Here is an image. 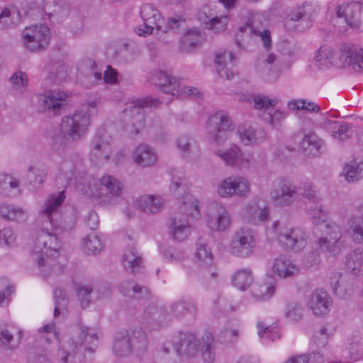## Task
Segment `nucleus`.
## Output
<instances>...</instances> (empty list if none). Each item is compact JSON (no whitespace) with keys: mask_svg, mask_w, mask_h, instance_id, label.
<instances>
[{"mask_svg":"<svg viewBox=\"0 0 363 363\" xmlns=\"http://www.w3.org/2000/svg\"><path fill=\"white\" fill-rule=\"evenodd\" d=\"M101 335L98 328L78 327L67 345L58 351L60 363L91 362Z\"/></svg>","mask_w":363,"mask_h":363,"instance_id":"f257e3e1","label":"nucleus"},{"mask_svg":"<svg viewBox=\"0 0 363 363\" xmlns=\"http://www.w3.org/2000/svg\"><path fill=\"white\" fill-rule=\"evenodd\" d=\"M160 103L162 101L152 96L133 99L127 101L121 113L118 126L130 135L138 134L145 124L143 108L155 107Z\"/></svg>","mask_w":363,"mask_h":363,"instance_id":"f03ea898","label":"nucleus"},{"mask_svg":"<svg viewBox=\"0 0 363 363\" xmlns=\"http://www.w3.org/2000/svg\"><path fill=\"white\" fill-rule=\"evenodd\" d=\"M99 182V184L85 175L75 178L76 188L89 197L102 199L105 196L102 187L111 197H120L122 195L123 183L115 177L109 174H104Z\"/></svg>","mask_w":363,"mask_h":363,"instance_id":"7ed1b4c3","label":"nucleus"},{"mask_svg":"<svg viewBox=\"0 0 363 363\" xmlns=\"http://www.w3.org/2000/svg\"><path fill=\"white\" fill-rule=\"evenodd\" d=\"M91 124L90 113L84 110H78L62 118L60 132L69 140H79L87 133Z\"/></svg>","mask_w":363,"mask_h":363,"instance_id":"20e7f679","label":"nucleus"},{"mask_svg":"<svg viewBox=\"0 0 363 363\" xmlns=\"http://www.w3.org/2000/svg\"><path fill=\"white\" fill-rule=\"evenodd\" d=\"M234 128L232 120L224 111L212 113L208 121L207 129L211 140L218 144H222L228 140L229 135Z\"/></svg>","mask_w":363,"mask_h":363,"instance_id":"39448f33","label":"nucleus"},{"mask_svg":"<svg viewBox=\"0 0 363 363\" xmlns=\"http://www.w3.org/2000/svg\"><path fill=\"white\" fill-rule=\"evenodd\" d=\"M213 152L226 166L239 170L248 169L252 164V154L244 152L236 144H231L230 147L225 149L216 148Z\"/></svg>","mask_w":363,"mask_h":363,"instance_id":"423d86ee","label":"nucleus"},{"mask_svg":"<svg viewBox=\"0 0 363 363\" xmlns=\"http://www.w3.org/2000/svg\"><path fill=\"white\" fill-rule=\"evenodd\" d=\"M279 221L274 222L272 229L277 233V240L283 248L299 252L306 246V233L302 228H281L279 230Z\"/></svg>","mask_w":363,"mask_h":363,"instance_id":"0eeeda50","label":"nucleus"},{"mask_svg":"<svg viewBox=\"0 0 363 363\" xmlns=\"http://www.w3.org/2000/svg\"><path fill=\"white\" fill-rule=\"evenodd\" d=\"M140 16L144 24L137 28V35L146 37L152 34L155 29V35L161 38L160 30H162L164 20L157 8L151 4H145L140 9Z\"/></svg>","mask_w":363,"mask_h":363,"instance_id":"6e6552de","label":"nucleus"},{"mask_svg":"<svg viewBox=\"0 0 363 363\" xmlns=\"http://www.w3.org/2000/svg\"><path fill=\"white\" fill-rule=\"evenodd\" d=\"M290 67L291 63L288 60H279L275 55L269 53L258 63L257 71L263 81L272 83L276 82L281 73Z\"/></svg>","mask_w":363,"mask_h":363,"instance_id":"1a4fd4ad","label":"nucleus"},{"mask_svg":"<svg viewBox=\"0 0 363 363\" xmlns=\"http://www.w3.org/2000/svg\"><path fill=\"white\" fill-rule=\"evenodd\" d=\"M256 243L253 231L248 228H240L235 231L230 242V252L239 257H247L252 255Z\"/></svg>","mask_w":363,"mask_h":363,"instance_id":"9d476101","label":"nucleus"},{"mask_svg":"<svg viewBox=\"0 0 363 363\" xmlns=\"http://www.w3.org/2000/svg\"><path fill=\"white\" fill-rule=\"evenodd\" d=\"M250 191L249 181L242 177H229L221 180L217 186L218 194L223 198L235 196L244 197Z\"/></svg>","mask_w":363,"mask_h":363,"instance_id":"9b49d317","label":"nucleus"},{"mask_svg":"<svg viewBox=\"0 0 363 363\" xmlns=\"http://www.w3.org/2000/svg\"><path fill=\"white\" fill-rule=\"evenodd\" d=\"M197 18L206 29L214 34L224 32L228 23L227 13H219L208 6L203 7L199 12Z\"/></svg>","mask_w":363,"mask_h":363,"instance_id":"f8f14e48","label":"nucleus"},{"mask_svg":"<svg viewBox=\"0 0 363 363\" xmlns=\"http://www.w3.org/2000/svg\"><path fill=\"white\" fill-rule=\"evenodd\" d=\"M340 66L351 67L356 72L363 71V48L354 44L340 46L338 52Z\"/></svg>","mask_w":363,"mask_h":363,"instance_id":"ddd939ff","label":"nucleus"},{"mask_svg":"<svg viewBox=\"0 0 363 363\" xmlns=\"http://www.w3.org/2000/svg\"><path fill=\"white\" fill-rule=\"evenodd\" d=\"M111 152V138L106 134L105 129L101 128L98 130L91 143V160L96 163L103 160L108 161L110 160Z\"/></svg>","mask_w":363,"mask_h":363,"instance_id":"4468645a","label":"nucleus"},{"mask_svg":"<svg viewBox=\"0 0 363 363\" xmlns=\"http://www.w3.org/2000/svg\"><path fill=\"white\" fill-rule=\"evenodd\" d=\"M336 15L338 18H344L345 22L351 27H363V0L340 6Z\"/></svg>","mask_w":363,"mask_h":363,"instance_id":"2eb2a0df","label":"nucleus"},{"mask_svg":"<svg viewBox=\"0 0 363 363\" xmlns=\"http://www.w3.org/2000/svg\"><path fill=\"white\" fill-rule=\"evenodd\" d=\"M238 59L231 51L225 50L216 54L215 64L220 78L230 80L237 74Z\"/></svg>","mask_w":363,"mask_h":363,"instance_id":"dca6fc26","label":"nucleus"},{"mask_svg":"<svg viewBox=\"0 0 363 363\" xmlns=\"http://www.w3.org/2000/svg\"><path fill=\"white\" fill-rule=\"evenodd\" d=\"M274 188L271 190L269 196L274 202L296 201L300 194L298 188L290 182L283 179L278 178L274 182Z\"/></svg>","mask_w":363,"mask_h":363,"instance_id":"f3484780","label":"nucleus"},{"mask_svg":"<svg viewBox=\"0 0 363 363\" xmlns=\"http://www.w3.org/2000/svg\"><path fill=\"white\" fill-rule=\"evenodd\" d=\"M23 36V44L27 49L32 52L43 50L45 40V26L40 23L26 27Z\"/></svg>","mask_w":363,"mask_h":363,"instance_id":"a211bd4d","label":"nucleus"},{"mask_svg":"<svg viewBox=\"0 0 363 363\" xmlns=\"http://www.w3.org/2000/svg\"><path fill=\"white\" fill-rule=\"evenodd\" d=\"M231 223V218L223 206H213L209 210L207 225L213 231H225Z\"/></svg>","mask_w":363,"mask_h":363,"instance_id":"6ab92c4d","label":"nucleus"},{"mask_svg":"<svg viewBox=\"0 0 363 363\" xmlns=\"http://www.w3.org/2000/svg\"><path fill=\"white\" fill-rule=\"evenodd\" d=\"M23 187L21 182L15 175L7 173H0V195L6 198H18L22 195Z\"/></svg>","mask_w":363,"mask_h":363,"instance_id":"aec40b11","label":"nucleus"},{"mask_svg":"<svg viewBox=\"0 0 363 363\" xmlns=\"http://www.w3.org/2000/svg\"><path fill=\"white\" fill-rule=\"evenodd\" d=\"M133 349V339L130 333L126 330L116 332L111 345L113 355L118 357H125L132 353Z\"/></svg>","mask_w":363,"mask_h":363,"instance_id":"412c9836","label":"nucleus"},{"mask_svg":"<svg viewBox=\"0 0 363 363\" xmlns=\"http://www.w3.org/2000/svg\"><path fill=\"white\" fill-rule=\"evenodd\" d=\"M78 78L85 86L91 87L102 80L101 71L93 60H88L80 65Z\"/></svg>","mask_w":363,"mask_h":363,"instance_id":"4be33fe9","label":"nucleus"},{"mask_svg":"<svg viewBox=\"0 0 363 363\" xmlns=\"http://www.w3.org/2000/svg\"><path fill=\"white\" fill-rule=\"evenodd\" d=\"M237 135L240 142L245 146H253L259 144L265 138V133L256 129L249 124H241L237 128Z\"/></svg>","mask_w":363,"mask_h":363,"instance_id":"5701e85b","label":"nucleus"},{"mask_svg":"<svg viewBox=\"0 0 363 363\" xmlns=\"http://www.w3.org/2000/svg\"><path fill=\"white\" fill-rule=\"evenodd\" d=\"M331 304V297L326 291L322 289L313 291L310 296L308 305L313 313L316 315L327 314Z\"/></svg>","mask_w":363,"mask_h":363,"instance_id":"b1692460","label":"nucleus"},{"mask_svg":"<svg viewBox=\"0 0 363 363\" xmlns=\"http://www.w3.org/2000/svg\"><path fill=\"white\" fill-rule=\"evenodd\" d=\"M151 82L166 94H174L178 92V81L167 71L155 70L152 73Z\"/></svg>","mask_w":363,"mask_h":363,"instance_id":"393cba45","label":"nucleus"},{"mask_svg":"<svg viewBox=\"0 0 363 363\" xmlns=\"http://www.w3.org/2000/svg\"><path fill=\"white\" fill-rule=\"evenodd\" d=\"M132 156L133 162L142 167H152L157 161V155L155 150L145 144L138 145L133 150Z\"/></svg>","mask_w":363,"mask_h":363,"instance_id":"a878e982","label":"nucleus"},{"mask_svg":"<svg viewBox=\"0 0 363 363\" xmlns=\"http://www.w3.org/2000/svg\"><path fill=\"white\" fill-rule=\"evenodd\" d=\"M169 316L182 318L187 315L195 318L197 313V306L191 300L179 299L173 301L167 310Z\"/></svg>","mask_w":363,"mask_h":363,"instance_id":"bb28decb","label":"nucleus"},{"mask_svg":"<svg viewBox=\"0 0 363 363\" xmlns=\"http://www.w3.org/2000/svg\"><path fill=\"white\" fill-rule=\"evenodd\" d=\"M203 41L204 36L199 29H189L186 32L182 39L180 50L186 54L192 53Z\"/></svg>","mask_w":363,"mask_h":363,"instance_id":"cd10ccee","label":"nucleus"},{"mask_svg":"<svg viewBox=\"0 0 363 363\" xmlns=\"http://www.w3.org/2000/svg\"><path fill=\"white\" fill-rule=\"evenodd\" d=\"M144 317L147 323L150 324L152 329H157L167 319L169 314L164 306L152 305L145 309Z\"/></svg>","mask_w":363,"mask_h":363,"instance_id":"c85d7f7f","label":"nucleus"},{"mask_svg":"<svg viewBox=\"0 0 363 363\" xmlns=\"http://www.w3.org/2000/svg\"><path fill=\"white\" fill-rule=\"evenodd\" d=\"M199 346L195 335L187 333L181 335L179 342L174 347L179 355L194 357L199 352Z\"/></svg>","mask_w":363,"mask_h":363,"instance_id":"c756f323","label":"nucleus"},{"mask_svg":"<svg viewBox=\"0 0 363 363\" xmlns=\"http://www.w3.org/2000/svg\"><path fill=\"white\" fill-rule=\"evenodd\" d=\"M38 233V235L35 241L34 246L30 253L32 261L38 266L39 269L41 271V277H45L43 268L45 263V240L43 238L44 230L40 229Z\"/></svg>","mask_w":363,"mask_h":363,"instance_id":"7c9ffc66","label":"nucleus"},{"mask_svg":"<svg viewBox=\"0 0 363 363\" xmlns=\"http://www.w3.org/2000/svg\"><path fill=\"white\" fill-rule=\"evenodd\" d=\"M269 216V210L267 206L263 208L259 206H247L242 214L243 220L252 225L266 221Z\"/></svg>","mask_w":363,"mask_h":363,"instance_id":"2f4dec72","label":"nucleus"},{"mask_svg":"<svg viewBox=\"0 0 363 363\" xmlns=\"http://www.w3.org/2000/svg\"><path fill=\"white\" fill-rule=\"evenodd\" d=\"M47 112L52 111L55 115L60 113L61 110L68 104V95L61 90H53L47 92Z\"/></svg>","mask_w":363,"mask_h":363,"instance_id":"473e14b6","label":"nucleus"},{"mask_svg":"<svg viewBox=\"0 0 363 363\" xmlns=\"http://www.w3.org/2000/svg\"><path fill=\"white\" fill-rule=\"evenodd\" d=\"M123 265L125 269L131 274H137L144 267L143 257L135 247H131L123 256Z\"/></svg>","mask_w":363,"mask_h":363,"instance_id":"72a5a7b5","label":"nucleus"},{"mask_svg":"<svg viewBox=\"0 0 363 363\" xmlns=\"http://www.w3.org/2000/svg\"><path fill=\"white\" fill-rule=\"evenodd\" d=\"M335 52L330 45H321L315 55V61L320 68L326 67L330 65L340 66L338 56L335 57Z\"/></svg>","mask_w":363,"mask_h":363,"instance_id":"f704fd0d","label":"nucleus"},{"mask_svg":"<svg viewBox=\"0 0 363 363\" xmlns=\"http://www.w3.org/2000/svg\"><path fill=\"white\" fill-rule=\"evenodd\" d=\"M325 126L335 140L344 141L350 137L349 125L345 122L328 120L325 122Z\"/></svg>","mask_w":363,"mask_h":363,"instance_id":"c9c22d12","label":"nucleus"},{"mask_svg":"<svg viewBox=\"0 0 363 363\" xmlns=\"http://www.w3.org/2000/svg\"><path fill=\"white\" fill-rule=\"evenodd\" d=\"M170 233L174 240L177 241L184 240L190 233V226L187 220H183L174 216L169 223Z\"/></svg>","mask_w":363,"mask_h":363,"instance_id":"e433bc0d","label":"nucleus"},{"mask_svg":"<svg viewBox=\"0 0 363 363\" xmlns=\"http://www.w3.org/2000/svg\"><path fill=\"white\" fill-rule=\"evenodd\" d=\"M239 100L243 101H250L252 100L256 109H267L271 106H275L279 102V99L276 97H269L268 96L261 94L252 96L248 93L242 94Z\"/></svg>","mask_w":363,"mask_h":363,"instance_id":"4c0bfd02","label":"nucleus"},{"mask_svg":"<svg viewBox=\"0 0 363 363\" xmlns=\"http://www.w3.org/2000/svg\"><path fill=\"white\" fill-rule=\"evenodd\" d=\"M273 272L280 277L286 278L298 273V268L286 258H277L273 263Z\"/></svg>","mask_w":363,"mask_h":363,"instance_id":"58836bf2","label":"nucleus"},{"mask_svg":"<svg viewBox=\"0 0 363 363\" xmlns=\"http://www.w3.org/2000/svg\"><path fill=\"white\" fill-rule=\"evenodd\" d=\"M201 357L204 363H213L215 359V340L213 335L205 332L201 342Z\"/></svg>","mask_w":363,"mask_h":363,"instance_id":"ea45409f","label":"nucleus"},{"mask_svg":"<svg viewBox=\"0 0 363 363\" xmlns=\"http://www.w3.org/2000/svg\"><path fill=\"white\" fill-rule=\"evenodd\" d=\"M345 266L350 272L355 275L359 274L363 266V250L356 249L348 253L346 256Z\"/></svg>","mask_w":363,"mask_h":363,"instance_id":"a19ab883","label":"nucleus"},{"mask_svg":"<svg viewBox=\"0 0 363 363\" xmlns=\"http://www.w3.org/2000/svg\"><path fill=\"white\" fill-rule=\"evenodd\" d=\"M104 243L99 236L89 234L82 240V250L86 255H96L104 249Z\"/></svg>","mask_w":363,"mask_h":363,"instance_id":"79ce46f5","label":"nucleus"},{"mask_svg":"<svg viewBox=\"0 0 363 363\" xmlns=\"http://www.w3.org/2000/svg\"><path fill=\"white\" fill-rule=\"evenodd\" d=\"M348 235L357 242H363V217H354L348 222Z\"/></svg>","mask_w":363,"mask_h":363,"instance_id":"37998d69","label":"nucleus"},{"mask_svg":"<svg viewBox=\"0 0 363 363\" xmlns=\"http://www.w3.org/2000/svg\"><path fill=\"white\" fill-rule=\"evenodd\" d=\"M252 283L250 270L240 269L233 277V284L240 291L246 290Z\"/></svg>","mask_w":363,"mask_h":363,"instance_id":"c03bdc74","label":"nucleus"},{"mask_svg":"<svg viewBox=\"0 0 363 363\" xmlns=\"http://www.w3.org/2000/svg\"><path fill=\"white\" fill-rule=\"evenodd\" d=\"M239 30L240 33H246L249 31V33H252V35L259 37L263 43L264 47L267 50H269L271 48V36L270 33L268 30H261L259 28H255L252 25L246 24L244 26H241L239 28Z\"/></svg>","mask_w":363,"mask_h":363,"instance_id":"a18cd8bd","label":"nucleus"},{"mask_svg":"<svg viewBox=\"0 0 363 363\" xmlns=\"http://www.w3.org/2000/svg\"><path fill=\"white\" fill-rule=\"evenodd\" d=\"M9 82L12 84L13 90L16 94H23L28 84V75L21 71L13 73L9 78Z\"/></svg>","mask_w":363,"mask_h":363,"instance_id":"49530a36","label":"nucleus"},{"mask_svg":"<svg viewBox=\"0 0 363 363\" xmlns=\"http://www.w3.org/2000/svg\"><path fill=\"white\" fill-rule=\"evenodd\" d=\"M195 256L199 264H211L213 261V254L201 238L196 242Z\"/></svg>","mask_w":363,"mask_h":363,"instance_id":"de8ad7c7","label":"nucleus"},{"mask_svg":"<svg viewBox=\"0 0 363 363\" xmlns=\"http://www.w3.org/2000/svg\"><path fill=\"white\" fill-rule=\"evenodd\" d=\"M344 171L349 182L357 181L363 177V162L352 161L345 165Z\"/></svg>","mask_w":363,"mask_h":363,"instance_id":"09e8293b","label":"nucleus"},{"mask_svg":"<svg viewBox=\"0 0 363 363\" xmlns=\"http://www.w3.org/2000/svg\"><path fill=\"white\" fill-rule=\"evenodd\" d=\"M162 206H128L125 209V213L128 218L138 216L141 213L155 214L161 211Z\"/></svg>","mask_w":363,"mask_h":363,"instance_id":"8fccbe9b","label":"nucleus"},{"mask_svg":"<svg viewBox=\"0 0 363 363\" xmlns=\"http://www.w3.org/2000/svg\"><path fill=\"white\" fill-rule=\"evenodd\" d=\"M172 191H178L177 196L181 195L180 200L182 204H196L199 203L197 198L191 192L186 191L182 186V182L180 181H174L170 185Z\"/></svg>","mask_w":363,"mask_h":363,"instance_id":"3c124183","label":"nucleus"},{"mask_svg":"<svg viewBox=\"0 0 363 363\" xmlns=\"http://www.w3.org/2000/svg\"><path fill=\"white\" fill-rule=\"evenodd\" d=\"M287 108L291 111L304 110L313 113H318L320 111L316 104L306 99H292L288 102Z\"/></svg>","mask_w":363,"mask_h":363,"instance_id":"603ef678","label":"nucleus"},{"mask_svg":"<svg viewBox=\"0 0 363 363\" xmlns=\"http://www.w3.org/2000/svg\"><path fill=\"white\" fill-rule=\"evenodd\" d=\"M55 300L54 316L57 317L64 311H67L68 298L66 292L61 288H55L53 291Z\"/></svg>","mask_w":363,"mask_h":363,"instance_id":"864d4df0","label":"nucleus"},{"mask_svg":"<svg viewBox=\"0 0 363 363\" xmlns=\"http://www.w3.org/2000/svg\"><path fill=\"white\" fill-rule=\"evenodd\" d=\"M62 244L55 233L47 230V258L55 259L60 256Z\"/></svg>","mask_w":363,"mask_h":363,"instance_id":"5fc2aeb1","label":"nucleus"},{"mask_svg":"<svg viewBox=\"0 0 363 363\" xmlns=\"http://www.w3.org/2000/svg\"><path fill=\"white\" fill-rule=\"evenodd\" d=\"M24 211L13 206H0V217L5 220H20L23 218Z\"/></svg>","mask_w":363,"mask_h":363,"instance_id":"6e6d98bb","label":"nucleus"},{"mask_svg":"<svg viewBox=\"0 0 363 363\" xmlns=\"http://www.w3.org/2000/svg\"><path fill=\"white\" fill-rule=\"evenodd\" d=\"M308 214L315 225H323L325 227L326 223H330L328 220V213L323 208L322 206H315L313 209L309 211Z\"/></svg>","mask_w":363,"mask_h":363,"instance_id":"4d7b16f0","label":"nucleus"},{"mask_svg":"<svg viewBox=\"0 0 363 363\" xmlns=\"http://www.w3.org/2000/svg\"><path fill=\"white\" fill-rule=\"evenodd\" d=\"M0 306L9 305L11 301V296L15 291L14 286L6 278L0 279Z\"/></svg>","mask_w":363,"mask_h":363,"instance_id":"13d9d810","label":"nucleus"},{"mask_svg":"<svg viewBox=\"0 0 363 363\" xmlns=\"http://www.w3.org/2000/svg\"><path fill=\"white\" fill-rule=\"evenodd\" d=\"M176 145L184 155L197 149L194 139L186 135H180L176 140Z\"/></svg>","mask_w":363,"mask_h":363,"instance_id":"bf43d9fd","label":"nucleus"},{"mask_svg":"<svg viewBox=\"0 0 363 363\" xmlns=\"http://www.w3.org/2000/svg\"><path fill=\"white\" fill-rule=\"evenodd\" d=\"M274 285L262 284L253 288L252 295L255 298L264 301L271 298L274 294Z\"/></svg>","mask_w":363,"mask_h":363,"instance_id":"052dcab7","label":"nucleus"},{"mask_svg":"<svg viewBox=\"0 0 363 363\" xmlns=\"http://www.w3.org/2000/svg\"><path fill=\"white\" fill-rule=\"evenodd\" d=\"M340 277L341 274L340 273H335L333 277L330 278V284L337 296L341 298H346L352 294V289L350 287L347 289H345L342 284L340 283Z\"/></svg>","mask_w":363,"mask_h":363,"instance_id":"680f3d73","label":"nucleus"},{"mask_svg":"<svg viewBox=\"0 0 363 363\" xmlns=\"http://www.w3.org/2000/svg\"><path fill=\"white\" fill-rule=\"evenodd\" d=\"M12 340L13 333L8 326L0 324V350L13 351Z\"/></svg>","mask_w":363,"mask_h":363,"instance_id":"e2e57ef3","label":"nucleus"},{"mask_svg":"<svg viewBox=\"0 0 363 363\" xmlns=\"http://www.w3.org/2000/svg\"><path fill=\"white\" fill-rule=\"evenodd\" d=\"M319 248L330 255L335 256L338 255L340 251V244L333 242L332 240H329L328 237H323L318 240Z\"/></svg>","mask_w":363,"mask_h":363,"instance_id":"0e129e2a","label":"nucleus"},{"mask_svg":"<svg viewBox=\"0 0 363 363\" xmlns=\"http://www.w3.org/2000/svg\"><path fill=\"white\" fill-rule=\"evenodd\" d=\"M285 316L290 321L297 322L303 317V308L296 303H290L286 307Z\"/></svg>","mask_w":363,"mask_h":363,"instance_id":"69168bd1","label":"nucleus"},{"mask_svg":"<svg viewBox=\"0 0 363 363\" xmlns=\"http://www.w3.org/2000/svg\"><path fill=\"white\" fill-rule=\"evenodd\" d=\"M47 345L52 349L59 348L60 345V333L54 324H47Z\"/></svg>","mask_w":363,"mask_h":363,"instance_id":"338daca9","label":"nucleus"},{"mask_svg":"<svg viewBox=\"0 0 363 363\" xmlns=\"http://www.w3.org/2000/svg\"><path fill=\"white\" fill-rule=\"evenodd\" d=\"M323 145L322 140L319 139L314 134L306 135L301 141V146L304 149L310 147L312 150L318 151Z\"/></svg>","mask_w":363,"mask_h":363,"instance_id":"774afa93","label":"nucleus"}]
</instances>
